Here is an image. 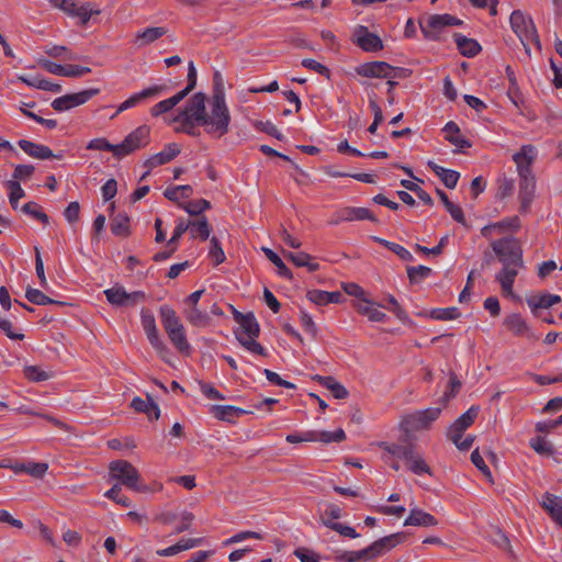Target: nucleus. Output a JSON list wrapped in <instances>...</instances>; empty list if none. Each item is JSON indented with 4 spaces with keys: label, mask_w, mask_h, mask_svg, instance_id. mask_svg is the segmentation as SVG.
<instances>
[{
    "label": "nucleus",
    "mask_w": 562,
    "mask_h": 562,
    "mask_svg": "<svg viewBox=\"0 0 562 562\" xmlns=\"http://www.w3.org/2000/svg\"><path fill=\"white\" fill-rule=\"evenodd\" d=\"M140 322L149 344L160 357H164L168 352V348L160 338L154 314L148 310H142Z\"/></svg>",
    "instance_id": "nucleus-12"
},
{
    "label": "nucleus",
    "mask_w": 562,
    "mask_h": 562,
    "mask_svg": "<svg viewBox=\"0 0 562 562\" xmlns=\"http://www.w3.org/2000/svg\"><path fill=\"white\" fill-rule=\"evenodd\" d=\"M294 554L300 559L301 562H319V555L306 548H299L295 550Z\"/></svg>",
    "instance_id": "nucleus-64"
},
{
    "label": "nucleus",
    "mask_w": 562,
    "mask_h": 562,
    "mask_svg": "<svg viewBox=\"0 0 562 562\" xmlns=\"http://www.w3.org/2000/svg\"><path fill=\"white\" fill-rule=\"evenodd\" d=\"M189 232L192 238L206 240L211 234V227L205 216L199 217L196 221H189Z\"/></svg>",
    "instance_id": "nucleus-34"
},
{
    "label": "nucleus",
    "mask_w": 562,
    "mask_h": 562,
    "mask_svg": "<svg viewBox=\"0 0 562 562\" xmlns=\"http://www.w3.org/2000/svg\"><path fill=\"white\" fill-rule=\"evenodd\" d=\"M363 220L376 222V217L371 213L369 209L348 206L339 210L336 213V218L330 223L336 225L339 224L340 222H352Z\"/></svg>",
    "instance_id": "nucleus-22"
},
{
    "label": "nucleus",
    "mask_w": 562,
    "mask_h": 562,
    "mask_svg": "<svg viewBox=\"0 0 562 562\" xmlns=\"http://www.w3.org/2000/svg\"><path fill=\"white\" fill-rule=\"evenodd\" d=\"M479 414V407L471 406L463 413L448 429V437L450 440H456L457 436H462L464 430L470 427Z\"/></svg>",
    "instance_id": "nucleus-23"
},
{
    "label": "nucleus",
    "mask_w": 562,
    "mask_h": 562,
    "mask_svg": "<svg viewBox=\"0 0 562 562\" xmlns=\"http://www.w3.org/2000/svg\"><path fill=\"white\" fill-rule=\"evenodd\" d=\"M99 92L100 90L98 88H91L76 93L65 94L63 97L56 98L52 102V108L58 112L68 111L75 106L85 104Z\"/></svg>",
    "instance_id": "nucleus-13"
},
{
    "label": "nucleus",
    "mask_w": 562,
    "mask_h": 562,
    "mask_svg": "<svg viewBox=\"0 0 562 562\" xmlns=\"http://www.w3.org/2000/svg\"><path fill=\"white\" fill-rule=\"evenodd\" d=\"M111 232L116 236L130 234V218L125 214H117L111 222Z\"/></svg>",
    "instance_id": "nucleus-42"
},
{
    "label": "nucleus",
    "mask_w": 562,
    "mask_h": 562,
    "mask_svg": "<svg viewBox=\"0 0 562 562\" xmlns=\"http://www.w3.org/2000/svg\"><path fill=\"white\" fill-rule=\"evenodd\" d=\"M302 66L307 69L314 70L319 75L326 76L327 78L329 77V69L315 59H311V58L303 59Z\"/></svg>",
    "instance_id": "nucleus-63"
},
{
    "label": "nucleus",
    "mask_w": 562,
    "mask_h": 562,
    "mask_svg": "<svg viewBox=\"0 0 562 562\" xmlns=\"http://www.w3.org/2000/svg\"><path fill=\"white\" fill-rule=\"evenodd\" d=\"M186 212H188L190 215H200L202 212L211 207V204L209 201L204 199L190 201L183 205H181Z\"/></svg>",
    "instance_id": "nucleus-51"
},
{
    "label": "nucleus",
    "mask_w": 562,
    "mask_h": 562,
    "mask_svg": "<svg viewBox=\"0 0 562 562\" xmlns=\"http://www.w3.org/2000/svg\"><path fill=\"white\" fill-rule=\"evenodd\" d=\"M461 23V20L451 14L445 13L429 15L419 22V26L425 38L436 41L439 38V35L445 27L460 25Z\"/></svg>",
    "instance_id": "nucleus-10"
},
{
    "label": "nucleus",
    "mask_w": 562,
    "mask_h": 562,
    "mask_svg": "<svg viewBox=\"0 0 562 562\" xmlns=\"http://www.w3.org/2000/svg\"><path fill=\"white\" fill-rule=\"evenodd\" d=\"M319 380H321L323 386L328 389L335 398L342 400L348 396L347 389L342 384L337 382L334 378L324 376V378H319Z\"/></svg>",
    "instance_id": "nucleus-41"
},
{
    "label": "nucleus",
    "mask_w": 562,
    "mask_h": 562,
    "mask_svg": "<svg viewBox=\"0 0 562 562\" xmlns=\"http://www.w3.org/2000/svg\"><path fill=\"white\" fill-rule=\"evenodd\" d=\"M211 413L217 419L232 423L245 412L244 409L232 405H213L211 407Z\"/></svg>",
    "instance_id": "nucleus-32"
},
{
    "label": "nucleus",
    "mask_w": 562,
    "mask_h": 562,
    "mask_svg": "<svg viewBox=\"0 0 562 562\" xmlns=\"http://www.w3.org/2000/svg\"><path fill=\"white\" fill-rule=\"evenodd\" d=\"M159 315L162 327L173 347L182 355H190L192 347L187 339L186 328L176 311L169 305H161Z\"/></svg>",
    "instance_id": "nucleus-2"
},
{
    "label": "nucleus",
    "mask_w": 562,
    "mask_h": 562,
    "mask_svg": "<svg viewBox=\"0 0 562 562\" xmlns=\"http://www.w3.org/2000/svg\"><path fill=\"white\" fill-rule=\"evenodd\" d=\"M262 251L266 257L277 267L278 274L284 279L291 280L293 278L290 269L284 265L282 259L273 250L267 247H262Z\"/></svg>",
    "instance_id": "nucleus-39"
},
{
    "label": "nucleus",
    "mask_w": 562,
    "mask_h": 562,
    "mask_svg": "<svg viewBox=\"0 0 562 562\" xmlns=\"http://www.w3.org/2000/svg\"><path fill=\"white\" fill-rule=\"evenodd\" d=\"M300 321L304 330L311 336L315 337L317 334V326L312 316L308 313L302 311L300 314Z\"/></svg>",
    "instance_id": "nucleus-59"
},
{
    "label": "nucleus",
    "mask_w": 562,
    "mask_h": 562,
    "mask_svg": "<svg viewBox=\"0 0 562 562\" xmlns=\"http://www.w3.org/2000/svg\"><path fill=\"white\" fill-rule=\"evenodd\" d=\"M353 306L359 314L367 316L370 322L380 323L386 318V314L380 311V305H376L368 296L362 301L355 302Z\"/></svg>",
    "instance_id": "nucleus-26"
},
{
    "label": "nucleus",
    "mask_w": 562,
    "mask_h": 562,
    "mask_svg": "<svg viewBox=\"0 0 562 562\" xmlns=\"http://www.w3.org/2000/svg\"><path fill=\"white\" fill-rule=\"evenodd\" d=\"M284 257L292 261L296 267H306L308 271L314 272L319 269V265L315 262L311 255L300 251V252H291L283 251Z\"/></svg>",
    "instance_id": "nucleus-30"
},
{
    "label": "nucleus",
    "mask_w": 562,
    "mask_h": 562,
    "mask_svg": "<svg viewBox=\"0 0 562 562\" xmlns=\"http://www.w3.org/2000/svg\"><path fill=\"white\" fill-rule=\"evenodd\" d=\"M91 72L89 67L78 65H65L64 77L78 78Z\"/></svg>",
    "instance_id": "nucleus-60"
},
{
    "label": "nucleus",
    "mask_w": 562,
    "mask_h": 562,
    "mask_svg": "<svg viewBox=\"0 0 562 562\" xmlns=\"http://www.w3.org/2000/svg\"><path fill=\"white\" fill-rule=\"evenodd\" d=\"M456 43L461 54L467 57H474L481 50V46L475 40L462 35L456 36Z\"/></svg>",
    "instance_id": "nucleus-37"
},
{
    "label": "nucleus",
    "mask_w": 562,
    "mask_h": 562,
    "mask_svg": "<svg viewBox=\"0 0 562 562\" xmlns=\"http://www.w3.org/2000/svg\"><path fill=\"white\" fill-rule=\"evenodd\" d=\"M22 212L40 220L42 223H48V216L42 211V207L35 202L25 203L22 206Z\"/></svg>",
    "instance_id": "nucleus-49"
},
{
    "label": "nucleus",
    "mask_w": 562,
    "mask_h": 562,
    "mask_svg": "<svg viewBox=\"0 0 562 562\" xmlns=\"http://www.w3.org/2000/svg\"><path fill=\"white\" fill-rule=\"evenodd\" d=\"M35 168L32 165H16L11 180L25 181L32 177Z\"/></svg>",
    "instance_id": "nucleus-54"
},
{
    "label": "nucleus",
    "mask_w": 562,
    "mask_h": 562,
    "mask_svg": "<svg viewBox=\"0 0 562 562\" xmlns=\"http://www.w3.org/2000/svg\"><path fill=\"white\" fill-rule=\"evenodd\" d=\"M109 476L111 480H115L121 485L135 491V492H149L147 485L139 484V472L138 470L126 460H115L109 465Z\"/></svg>",
    "instance_id": "nucleus-5"
},
{
    "label": "nucleus",
    "mask_w": 562,
    "mask_h": 562,
    "mask_svg": "<svg viewBox=\"0 0 562 562\" xmlns=\"http://www.w3.org/2000/svg\"><path fill=\"white\" fill-rule=\"evenodd\" d=\"M180 147L176 143L165 145L161 151L150 156L145 161V167H147L148 170L142 176L140 180L148 176L149 170L171 161L180 154Z\"/></svg>",
    "instance_id": "nucleus-20"
},
{
    "label": "nucleus",
    "mask_w": 562,
    "mask_h": 562,
    "mask_svg": "<svg viewBox=\"0 0 562 562\" xmlns=\"http://www.w3.org/2000/svg\"><path fill=\"white\" fill-rule=\"evenodd\" d=\"M89 150H105L111 151L115 158H117L116 145L111 144L106 138L99 137L93 138L87 144Z\"/></svg>",
    "instance_id": "nucleus-47"
},
{
    "label": "nucleus",
    "mask_w": 562,
    "mask_h": 562,
    "mask_svg": "<svg viewBox=\"0 0 562 562\" xmlns=\"http://www.w3.org/2000/svg\"><path fill=\"white\" fill-rule=\"evenodd\" d=\"M325 526L337 531L339 535L344 537H348L351 539H356L359 537V533L355 530V528L340 522L325 521Z\"/></svg>",
    "instance_id": "nucleus-53"
},
{
    "label": "nucleus",
    "mask_w": 562,
    "mask_h": 562,
    "mask_svg": "<svg viewBox=\"0 0 562 562\" xmlns=\"http://www.w3.org/2000/svg\"><path fill=\"white\" fill-rule=\"evenodd\" d=\"M231 308L233 312L234 319L238 324V328L234 331L236 338L243 337L244 335H245V337H248V336L258 337L259 333H260V326H259V323L257 322L256 317L254 316V314H251V313L243 314L239 311H237L236 308H234V306H232V305H231Z\"/></svg>",
    "instance_id": "nucleus-17"
},
{
    "label": "nucleus",
    "mask_w": 562,
    "mask_h": 562,
    "mask_svg": "<svg viewBox=\"0 0 562 562\" xmlns=\"http://www.w3.org/2000/svg\"><path fill=\"white\" fill-rule=\"evenodd\" d=\"M408 469L417 475L430 474V468L420 454H417L408 464Z\"/></svg>",
    "instance_id": "nucleus-56"
},
{
    "label": "nucleus",
    "mask_w": 562,
    "mask_h": 562,
    "mask_svg": "<svg viewBox=\"0 0 562 562\" xmlns=\"http://www.w3.org/2000/svg\"><path fill=\"white\" fill-rule=\"evenodd\" d=\"M430 315L434 319L451 321L458 318L460 316V312L457 307H445L432 310Z\"/></svg>",
    "instance_id": "nucleus-50"
},
{
    "label": "nucleus",
    "mask_w": 562,
    "mask_h": 562,
    "mask_svg": "<svg viewBox=\"0 0 562 562\" xmlns=\"http://www.w3.org/2000/svg\"><path fill=\"white\" fill-rule=\"evenodd\" d=\"M166 34V30L160 26L156 27H147L143 31H139L136 36L134 43L138 47H144L157 41L159 37Z\"/></svg>",
    "instance_id": "nucleus-31"
},
{
    "label": "nucleus",
    "mask_w": 562,
    "mask_h": 562,
    "mask_svg": "<svg viewBox=\"0 0 562 562\" xmlns=\"http://www.w3.org/2000/svg\"><path fill=\"white\" fill-rule=\"evenodd\" d=\"M504 324L507 329L510 330L515 336L535 338L527 322L519 314H512L507 316L504 321Z\"/></svg>",
    "instance_id": "nucleus-28"
},
{
    "label": "nucleus",
    "mask_w": 562,
    "mask_h": 562,
    "mask_svg": "<svg viewBox=\"0 0 562 562\" xmlns=\"http://www.w3.org/2000/svg\"><path fill=\"white\" fill-rule=\"evenodd\" d=\"M209 255L216 265H220L225 260V254L216 237L211 238V249Z\"/></svg>",
    "instance_id": "nucleus-57"
},
{
    "label": "nucleus",
    "mask_w": 562,
    "mask_h": 562,
    "mask_svg": "<svg viewBox=\"0 0 562 562\" xmlns=\"http://www.w3.org/2000/svg\"><path fill=\"white\" fill-rule=\"evenodd\" d=\"M205 101L204 93H194L173 121L199 122L207 134L220 138L228 132L231 123L225 95L222 91H216L210 100L209 111H206Z\"/></svg>",
    "instance_id": "nucleus-1"
},
{
    "label": "nucleus",
    "mask_w": 562,
    "mask_h": 562,
    "mask_svg": "<svg viewBox=\"0 0 562 562\" xmlns=\"http://www.w3.org/2000/svg\"><path fill=\"white\" fill-rule=\"evenodd\" d=\"M23 372L24 376L31 382H43L53 378V372L46 371L38 366H26Z\"/></svg>",
    "instance_id": "nucleus-40"
},
{
    "label": "nucleus",
    "mask_w": 562,
    "mask_h": 562,
    "mask_svg": "<svg viewBox=\"0 0 562 562\" xmlns=\"http://www.w3.org/2000/svg\"><path fill=\"white\" fill-rule=\"evenodd\" d=\"M149 127L146 125L138 126L131 132L121 144L116 145L117 159H122L133 151L145 147L149 143Z\"/></svg>",
    "instance_id": "nucleus-11"
},
{
    "label": "nucleus",
    "mask_w": 562,
    "mask_h": 562,
    "mask_svg": "<svg viewBox=\"0 0 562 562\" xmlns=\"http://www.w3.org/2000/svg\"><path fill=\"white\" fill-rule=\"evenodd\" d=\"M445 138L459 148H468L471 144L460 135L459 126L450 121L443 127Z\"/></svg>",
    "instance_id": "nucleus-33"
},
{
    "label": "nucleus",
    "mask_w": 562,
    "mask_h": 562,
    "mask_svg": "<svg viewBox=\"0 0 562 562\" xmlns=\"http://www.w3.org/2000/svg\"><path fill=\"white\" fill-rule=\"evenodd\" d=\"M257 338L258 337H255V336H248V337H245V335L243 337H239V338H236L239 344L250 353L252 355H258V356H266V350L265 348L257 341Z\"/></svg>",
    "instance_id": "nucleus-43"
},
{
    "label": "nucleus",
    "mask_w": 562,
    "mask_h": 562,
    "mask_svg": "<svg viewBox=\"0 0 562 562\" xmlns=\"http://www.w3.org/2000/svg\"><path fill=\"white\" fill-rule=\"evenodd\" d=\"M432 270L429 268V267H426V266H416V267H409L407 269V276L411 280V282H414V283H417V282H420L422 280H425L427 279L428 277H430Z\"/></svg>",
    "instance_id": "nucleus-48"
},
{
    "label": "nucleus",
    "mask_w": 562,
    "mask_h": 562,
    "mask_svg": "<svg viewBox=\"0 0 562 562\" xmlns=\"http://www.w3.org/2000/svg\"><path fill=\"white\" fill-rule=\"evenodd\" d=\"M18 145L25 154L36 159H60L63 157L61 155H55L48 146L27 139H20Z\"/></svg>",
    "instance_id": "nucleus-24"
},
{
    "label": "nucleus",
    "mask_w": 562,
    "mask_h": 562,
    "mask_svg": "<svg viewBox=\"0 0 562 562\" xmlns=\"http://www.w3.org/2000/svg\"><path fill=\"white\" fill-rule=\"evenodd\" d=\"M491 246L502 265H522V250L514 237L494 240Z\"/></svg>",
    "instance_id": "nucleus-9"
},
{
    "label": "nucleus",
    "mask_w": 562,
    "mask_h": 562,
    "mask_svg": "<svg viewBox=\"0 0 562 562\" xmlns=\"http://www.w3.org/2000/svg\"><path fill=\"white\" fill-rule=\"evenodd\" d=\"M538 150L532 145H524L519 151L513 156L519 176L532 173L531 166L536 161Z\"/></svg>",
    "instance_id": "nucleus-19"
},
{
    "label": "nucleus",
    "mask_w": 562,
    "mask_h": 562,
    "mask_svg": "<svg viewBox=\"0 0 562 562\" xmlns=\"http://www.w3.org/2000/svg\"><path fill=\"white\" fill-rule=\"evenodd\" d=\"M396 69L385 61H370L363 63L356 68L359 76L367 78H386L393 79L396 77Z\"/></svg>",
    "instance_id": "nucleus-15"
},
{
    "label": "nucleus",
    "mask_w": 562,
    "mask_h": 562,
    "mask_svg": "<svg viewBox=\"0 0 562 562\" xmlns=\"http://www.w3.org/2000/svg\"><path fill=\"white\" fill-rule=\"evenodd\" d=\"M471 461L492 482V473L477 450L471 453Z\"/></svg>",
    "instance_id": "nucleus-61"
},
{
    "label": "nucleus",
    "mask_w": 562,
    "mask_h": 562,
    "mask_svg": "<svg viewBox=\"0 0 562 562\" xmlns=\"http://www.w3.org/2000/svg\"><path fill=\"white\" fill-rule=\"evenodd\" d=\"M438 524V520L431 514L414 506L409 509V514L404 520V526L415 527H432Z\"/></svg>",
    "instance_id": "nucleus-25"
},
{
    "label": "nucleus",
    "mask_w": 562,
    "mask_h": 562,
    "mask_svg": "<svg viewBox=\"0 0 562 562\" xmlns=\"http://www.w3.org/2000/svg\"><path fill=\"white\" fill-rule=\"evenodd\" d=\"M183 99V93L178 92L175 95L156 103L150 109V113L153 116H159L164 113H167L170 110H172L177 104H179Z\"/></svg>",
    "instance_id": "nucleus-36"
},
{
    "label": "nucleus",
    "mask_w": 562,
    "mask_h": 562,
    "mask_svg": "<svg viewBox=\"0 0 562 562\" xmlns=\"http://www.w3.org/2000/svg\"><path fill=\"white\" fill-rule=\"evenodd\" d=\"M510 25L515 34L520 40L527 53L530 52V45L535 44L540 48V42L532 20L519 10L510 15Z\"/></svg>",
    "instance_id": "nucleus-6"
},
{
    "label": "nucleus",
    "mask_w": 562,
    "mask_h": 562,
    "mask_svg": "<svg viewBox=\"0 0 562 562\" xmlns=\"http://www.w3.org/2000/svg\"><path fill=\"white\" fill-rule=\"evenodd\" d=\"M507 95H508L509 100L512 101V103L515 105V108L517 110L521 111L522 106L525 104V99L519 89L518 83H516L515 86L509 85L508 90H507Z\"/></svg>",
    "instance_id": "nucleus-55"
},
{
    "label": "nucleus",
    "mask_w": 562,
    "mask_h": 562,
    "mask_svg": "<svg viewBox=\"0 0 562 562\" xmlns=\"http://www.w3.org/2000/svg\"><path fill=\"white\" fill-rule=\"evenodd\" d=\"M519 196L521 201V207L526 210L531 203L535 193L536 181L532 173L519 176Z\"/></svg>",
    "instance_id": "nucleus-29"
},
{
    "label": "nucleus",
    "mask_w": 562,
    "mask_h": 562,
    "mask_svg": "<svg viewBox=\"0 0 562 562\" xmlns=\"http://www.w3.org/2000/svg\"><path fill=\"white\" fill-rule=\"evenodd\" d=\"M53 9L63 11L72 19H77L81 25H86L92 15L100 13L91 2H80L78 0H48Z\"/></svg>",
    "instance_id": "nucleus-7"
},
{
    "label": "nucleus",
    "mask_w": 562,
    "mask_h": 562,
    "mask_svg": "<svg viewBox=\"0 0 562 562\" xmlns=\"http://www.w3.org/2000/svg\"><path fill=\"white\" fill-rule=\"evenodd\" d=\"M346 434L344 429L339 428L336 431L326 430H306L302 432L290 434L285 437V440L290 443L301 442H341L345 440Z\"/></svg>",
    "instance_id": "nucleus-8"
},
{
    "label": "nucleus",
    "mask_w": 562,
    "mask_h": 562,
    "mask_svg": "<svg viewBox=\"0 0 562 562\" xmlns=\"http://www.w3.org/2000/svg\"><path fill=\"white\" fill-rule=\"evenodd\" d=\"M375 240L378 243L384 245L385 247H387L390 250H392L394 254H396L401 259L408 260V261L413 260V255L403 246L395 244V243L387 241L382 238H375Z\"/></svg>",
    "instance_id": "nucleus-52"
},
{
    "label": "nucleus",
    "mask_w": 562,
    "mask_h": 562,
    "mask_svg": "<svg viewBox=\"0 0 562 562\" xmlns=\"http://www.w3.org/2000/svg\"><path fill=\"white\" fill-rule=\"evenodd\" d=\"M405 538L404 533L397 532L372 542L369 547L358 551H346L338 559L345 562H358L373 560L385 554L396 547Z\"/></svg>",
    "instance_id": "nucleus-3"
},
{
    "label": "nucleus",
    "mask_w": 562,
    "mask_h": 562,
    "mask_svg": "<svg viewBox=\"0 0 562 562\" xmlns=\"http://www.w3.org/2000/svg\"><path fill=\"white\" fill-rule=\"evenodd\" d=\"M183 315L192 326L196 327H206L211 321L209 314L201 311L198 306L186 308Z\"/></svg>",
    "instance_id": "nucleus-35"
},
{
    "label": "nucleus",
    "mask_w": 562,
    "mask_h": 562,
    "mask_svg": "<svg viewBox=\"0 0 562 562\" xmlns=\"http://www.w3.org/2000/svg\"><path fill=\"white\" fill-rule=\"evenodd\" d=\"M4 186L9 190V196L13 198V200H20L25 196V191L19 181L8 180Z\"/></svg>",
    "instance_id": "nucleus-62"
},
{
    "label": "nucleus",
    "mask_w": 562,
    "mask_h": 562,
    "mask_svg": "<svg viewBox=\"0 0 562 562\" xmlns=\"http://www.w3.org/2000/svg\"><path fill=\"white\" fill-rule=\"evenodd\" d=\"M168 90L169 88L166 85H154L145 88L142 91L132 94L124 102H122L113 117L131 108L138 105L142 101L156 98Z\"/></svg>",
    "instance_id": "nucleus-16"
},
{
    "label": "nucleus",
    "mask_w": 562,
    "mask_h": 562,
    "mask_svg": "<svg viewBox=\"0 0 562 562\" xmlns=\"http://www.w3.org/2000/svg\"><path fill=\"white\" fill-rule=\"evenodd\" d=\"M441 412L442 407L438 406L406 414L401 419L400 428L407 437H412L416 432L429 430L439 418Z\"/></svg>",
    "instance_id": "nucleus-4"
},
{
    "label": "nucleus",
    "mask_w": 562,
    "mask_h": 562,
    "mask_svg": "<svg viewBox=\"0 0 562 562\" xmlns=\"http://www.w3.org/2000/svg\"><path fill=\"white\" fill-rule=\"evenodd\" d=\"M25 297L33 304L36 305H48V304H61L47 295L41 290L29 288L25 292Z\"/></svg>",
    "instance_id": "nucleus-44"
},
{
    "label": "nucleus",
    "mask_w": 562,
    "mask_h": 562,
    "mask_svg": "<svg viewBox=\"0 0 562 562\" xmlns=\"http://www.w3.org/2000/svg\"><path fill=\"white\" fill-rule=\"evenodd\" d=\"M193 190L191 186H175L171 188H167L165 190L164 195L170 201H178L182 198H189L192 194Z\"/></svg>",
    "instance_id": "nucleus-45"
},
{
    "label": "nucleus",
    "mask_w": 562,
    "mask_h": 562,
    "mask_svg": "<svg viewBox=\"0 0 562 562\" xmlns=\"http://www.w3.org/2000/svg\"><path fill=\"white\" fill-rule=\"evenodd\" d=\"M540 504L550 517L562 526V498L551 493H546Z\"/></svg>",
    "instance_id": "nucleus-27"
},
{
    "label": "nucleus",
    "mask_w": 562,
    "mask_h": 562,
    "mask_svg": "<svg viewBox=\"0 0 562 562\" xmlns=\"http://www.w3.org/2000/svg\"><path fill=\"white\" fill-rule=\"evenodd\" d=\"M527 302L529 307L533 311L536 308H549L560 303L561 297L557 294H542L538 297L529 299Z\"/></svg>",
    "instance_id": "nucleus-38"
},
{
    "label": "nucleus",
    "mask_w": 562,
    "mask_h": 562,
    "mask_svg": "<svg viewBox=\"0 0 562 562\" xmlns=\"http://www.w3.org/2000/svg\"><path fill=\"white\" fill-rule=\"evenodd\" d=\"M524 268L522 265H516V263H506L503 265V268L499 272H497L495 279L501 284V288L506 295H513V288L516 277L518 276V272L520 269Z\"/></svg>",
    "instance_id": "nucleus-21"
},
{
    "label": "nucleus",
    "mask_w": 562,
    "mask_h": 562,
    "mask_svg": "<svg viewBox=\"0 0 562 562\" xmlns=\"http://www.w3.org/2000/svg\"><path fill=\"white\" fill-rule=\"evenodd\" d=\"M494 229H496L497 234L504 233L506 231L510 229H517L519 227V220L518 217H512L508 220H503L497 223H493Z\"/></svg>",
    "instance_id": "nucleus-58"
},
{
    "label": "nucleus",
    "mask_w": 562,
    "mask_h": 562,
    "mask_svg": "<svg viewBox=\"0 0 562 562\" xmlns=\"http://www.w3.org/2000/svg\"><path fill=\"white\" fill-rule=\"evenodd\" d=\"M104 295L110 304L114 306H134L138 301L145 299V293L135 291L127 293L123 286L115 285L104 290Z\"/></svg>",
    "instance_id": "nucleus-14"
},
{
    "label": "nucleus",
    "mask_w": 562,
    "mask_h": 562,
    "mask_svg": "<svg viewBox=\"0 0 562 562\" xmlns=\"http://www.w3.org/2000/svg\"><path fill=\"white\" fill-rule=\"evenodd\" d=\"M355 43L366 52H378L383 48L382 40L379 35L369 32L367 26L358 25L353 31Z\"/></svg>",
    "instance_id": "nucleus-18"
},
{
    "label": "nucleus",
    "mask_w": 562,
    "mask_h": 562,
    "mask_svg": "<svg viewBox=\"0 0 562 562\" xmlns=\"http://www.w3.org/2000/svg\"><path fill=\"white\" fill-rule=\"evenodd\" d=\"M48 469L47 463L44 462H30L27 464H22L14 470L26 472L27 474L34 477H42Z\"/></svg>",
    "instance_id": "nucleus-46"
}]
</instances>
